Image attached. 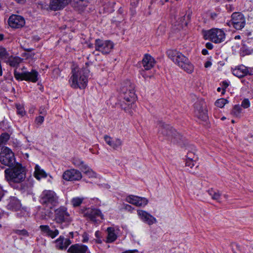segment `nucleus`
Wrapping results in <instances>:
<instances>
[{
	"label": "nucleus",
	"mask_w": 253,
	"mask_h": 253,
	"mask_svg": "<svg viewBox=\"0 0 253 253\" xmlns=\"http://www.w3.org/2000/svg\"><path fill=\"white\" fill-rule=\"evenodd\" d=\"M127 253H137L138 251L137 250H128L126 251Z\"/></svg>",
	"instance_id": "obj_54"
},
{
	"label": "nucleus",
	"mask_w": 253,
	"mask_h": 253,
	"mask_svg": "<svg viewBox=\"0 0 253 253\" xmlns=\"http://www.w3.org/2000/svg\"><path fill=\"white\" fill-rule=\"evenodd\" d=\"M42 234L45 236L50 237L52 239L55 238L59 233L58 230L55 229L52 230L48 225H40L39 227Z\"/></svg>",
	"instance_id": "obj_23"
},
{
	"label": "nucleus",
	"mask_w": 253,
	"mask_h": 253,
	"mask_svg": "<svg viewBox=\"0 0 253 253\" xmlns=\"http://www.w3.org/2000/svg\"><path fill=\"white\" fill-rule=\"evenodd\" d=\"M193 161H192L187 160V161L186 162V165L187 166L190 167L191 168H192L194 166Z\"/></svg>",
	"instance_id": "obj_49"
},
{
	"label": "nucleus",
	"mask_w": 253,
	"mask_h": 253,
	"mask_svg": "<svg viewBox=\"0 0 253 253\" xmlns=\"http://www.w3.org/2000/svg\"><path fill=\"white\" fill-rule=\"evenodd\" d=\"M241 38V36L240 35H237L235 37V39H240Z\"/></svg>",
	"instance_id": "obj_60"
},
{
	"label": "nucleus",
	"mask_w": 253,
	"mask_h": 253,
	"mask_svg": "<svg viewBox=\"0 0 253 253\" xmlns=\"http://www.w3.org/2000/svg\"><path fill=\"white\" fill-rule=\"evenodd\" d=\"M4 174L6 180L9 183H20L23 181L26 177L25 168L19 163L6 169L4 170Z\"/></svg>",
	"instance_id": "obj_3"
},
{
	"label": "nucleus",
	"mask_w": 253,
	"mask_h": 253,
	"mask_svg": "<svg viewBox=\"0 0 253 253\" xmlns=\"http://www.w3.org/2000/svg\"><path fill=\"white\" fill-rule=\"evenodd\" d=\"M20 202L15 197H10L8 200L7 208L12 211H18L21 208Z\"/></svg>",
	"instance_id": "obj_27"
},
{
	"label": "nucleus",
	"mask_w": 253,
	"mask_h": 253,
	"mask_svg": "<svg viewBox=\"0 0 253 253\" xmlns=\"http://www.w3.org/2000/svg\"><path fill=\"white\" fill-rule=\"evenodd\" d=\"M95 51L93 53L97 55L95 52L99 51L103 54H109L113 49L114 44L113 42L109 40L103 41L100 39H96L95 41Z\"/></svg>",
	"instance_id": "obj_9"
},
{
	"label": "nucleus",
	"mask_w": 253,
	"mask_h": 253,
	"mask_svg": "<svg viewBox=\"0 0 253 253\" xmlns=\"http://www.w3.org/2000/svg\"><path fill=\"white\" fill-rule=\"evenodd\" d=\"M70 253H90L86 246L81 244L72 245L68 250Z\"/></svg>",
	"instance_id": "obj_24"
},
{
	"label": "nucleus",
	"mask_w": 253,
	"mask_h": 253,
	"mask_svg": "<svg viewBox=\"0 0 253 253\" xmlns=\"http://www.w3.org/2000/svg\"><path fill=\"white\" fill-rule=\"evenodd\" d=\"M95 242H96V243H98V244L102 243V240L100 238H97V239H96L95 240Z\"/></svg>",
	"instance_id": "obj_57"
},
{
	"label": "nucleus",
	"mask_w": 253,
	"mask_h": 253,
	"mask_svg": "<svg viewBox=\"0 0 253 253\" xmlns=\"http://www.w3.org/2000/svg\"><path fill=\"white\" fill-rule=\"evenodd\" d=\"M13 232L18 235L25 236H29L28 232L25 229H22V230L15 229V230H13Z\"/></svg>",
	"instance_id": "obj_40"
},
{
	"label": "nucleus",
	"mask_w": 253,
	"mask_h": 253,
	"mask_svg": "<svg viewBox=\"0 0 253 253\" xmlns=\"http://www.w3.org/2000/svg\"><path fill=\"white\" fill-rule=\"evenodd\" d=\"M71 243L69 238H65L62 236H60L55 241L56 248L60 250H66Z\"/></svg>",
	"instance_id": "obj_22"
},
{
	"label": "nucleus",
	"mask_w": 253,
	"mask_h": 253,
	"mask_svg": "<svg viewBox=\"0 0 253 253\" xmlns=\"http://www.w3.org/2000/svg\"><path fill=\"white\" fill-rule=\"evenodd\" d=\"M229 86V84L226 81H223L222 82V94H224L225 92V89Z\"/></svg>",
	"instance_id": "obj_47"
},
{
	"label": "nucleus",
	"mask_w": 253,
	"mask_h": 253,
	"mask_svg": "<svg viewBox=\"0 0 253 253\" xmlns=\"http://www.w3.org/2000/svg\"><path fill=\"white\" fill-rule=\"evenodd\" d=\"M84 215L94 222H97L103 219V214L97 209H87L84 211Z\"/></svg>",
	"instance_id": "obj_13"
},
{
	"label": "nucleus",
	"mask_w": 253,
	"mask_h": 253,
	"mask_svg": "<svg viewBox=\"0 0 253 253\" xmlns=\"http://www.w3.org/2000/svg\"><path fill=\"white\" fill-rule=\"evenodd\" d=\"M54 221L63 228L68 226L72 221V217L64 206H61L54 211Z\"/></svg>",
	"instance_id": "obj_5"
},
{
	"label": "nucleus",
	"mask_w": 253,
	"mask_h": 253,
	"mask_svg": "<svg viewBox=\"0 0 253 253\" xmlns=\"http://www.w3.org/2000/svg\"><path fill=\"white\" fill-rule=\"evenodd\" d=\"M134 88V85L127 81L122 84L120 89V96L124 99L121 102L120 106L122 109L129 114L132 113L130 109L134 105L136 98Z\"/></svg>",
	"instance_id": "obj_1"
},
{
	"label": "nucleus",
	"mask_w": 253,
	"mask_h": 253,
	"mask_svg": "<svg viewBox=\"0 0 253 253\" xmlns=\"http://www.w3.org/2000/svg\"><path fill=\"white\" fill-rule=\"evenodd\" d=\"M82 177L81 172L75 169L67 170L64 172L62 178L67 181H78Z\"/></svg>",
	"instance_id": "obj_14"
},
{
	"label": "nucleus",
	"mask_w": 253,
	"mask_h": 253,
	"mask_svg": "<svg viewBox=\"0 0 253 253\" xmlns=\"http://www.w3.org/2000/svg\"><path fill=\"white\" fill-rule=\"evenodd\" d=\"M21 62V58L18 57H11L7 60V64L11 67H16Z\"/></svg>",
	"instance_id": "obj_31"
},
{
	"label": "nucleus",
	"mask_w": 253,
	"mask_h": 253,
	"mask_svg": "<svg viewBox=\"0 0 253 253\" xmlns=\"http://www.w3.org/2000/svg\"><path fill=\"white\" fill-rule=\"evenodd\" d=\"M137 212L139 218L148 225H151L157 222L156 218L146 211L138 210Z\"/></svg>",
	"instance_id": "obj_19"
},
{
	"label": "nucleus",
	"mask_w": 253,
	"mask_h": 253,
	"mask_svg": "<svg viewBox=\"0 0 253 253\" xmlns=\"http://www.w3.org/2000/svg\"><path fill=\"white\" fill-rule=\"evenodd\" d=\"M249 42H244L241 48V51L245 55L251 54L253 52V49L248 46Z\"/></svg>",
	"instance_id": "obj_32"
},
{
	"label": "nucleus",
	"mask_w": 253,
	"mask_h": 253,
	"mask_svg": "<svg viewBox=\"0 0 253 253\" xmlns=\"http://www.w3.org/2000/svg\"><path fill=\"white\" fill-rule=\"evenodd\" d=\"M14 75L15 79L18 80H25L36 83L38 80V73L35 70H32L31 72H24L21 73L14 70Z\"/></svg>",
	"instance_id": "obj_11"
},
{
	"label": "nucleus",
	"mask_w": 253,
	"mask_h": 253,
	"mask_svg": "<svg viewBox=\"0 0 253 253\" xmlns=\"http://www.w3.org/2000/svg\"><path fill=\"white\" fill-rule=\"evenodd\" d=\"M69 3V0H51L50 8L56 11L64 7Z\"/></svg>",
	"instance_id": "obj_25"
},
{
	"label": "nucleus",
	"mask_w": 253,
	"mask_h": 253,
	"mask_svg": "<svg viewBox=\"0 0 253 253\" xmlns=\"http://www.w3.org/2000/svg\"><path fill=\"white\" fill-rule=\"evenodd\" d=\"M206 47L209 49H211L213 48V44L211 42H207L206 44Z\"/></svg>",
	"instance_id": "obj_50"
},
{
	"label": "nucleus",
	"mask_w": 253,
	"mask_h": 253,
	"mask_svg": "<svg viewBox=\"0 0 253 253\" xmlns=\"http://www.w3.org/2000/svg\"><path fill=\"white\" fill-rule=\"evenodd\" d=\"M0 162L8 167H11L15 163L14 153L7 147H3L0 153Z\"/></svg>",
	"instance_id": "obj_10"
},
{
	"label": "nucleus",
	"mask_w": 253,
	"mask_h": 253,
	"mask_svg": "<svg viewBox=\"0 0 253 253\" xmlns=\"http://www.w3.org/2000/svg\"><path fill=\"white\" fill-rule=\"evenodd\" d=\"M158 126L159 127V134L168 137L169 139L173 138L175 141L180 143L182 139V136L178 133L175 129L169 125L165 124L161 121L158 123Z\"/></svg>",
	"instance_id": "obj_6"
},
{
	"label": "nucleus",
	"mask_w": 253,
	"mask_h": 253,
	"mask_svg": "<svg viewBox=\"0 0 253 253\" xmlns=\"http://www.w3.org/2000/svg\"><path fill=\"white\" fill-rule=\"evenodd\" d=\"M9 139V135L8 133H2L0 136V145L6 142Z\"/></svg>",
	"instance_id": "obj_39"
},
{
	"label": "nucleus",
	"mask_w": 253,
	"mask_h": 253,
	"mask_svg": "<svg viewBox=\"0 0 253 253\" xmlns=\"http://www.w3.org/2000/svg\"><path fill=\"white\" fill-rule=\"evenodd\" d=\"M17 113L18 115L23 116L25 114L24 109L21 105L18 104L16 105Z\"/></svg>",
	"instance_id": "obj_41"
},
{
	"label": "nucleus",
	"mask_w": 253,
	"mask_h": 253,
	"mask_svg": "<svg viewBox=\"0 0 253 253\" xmlns=\"http://www.w3.org/2000/svg\"><path fill=\"white\" fill-rule=\"evenodd\" d=\"M16 211H17L16 216L19 218L26 217L28 215V212L23 209H21L20 208V210Z\"/></svg>",
	"instance_id": "obj_38"
},
{
	"label": "nucleus",
	"mask_w": 253,
	"mask_h": 253,
	"mask_svg": "<svg viewBox=\"0 0 253 253\" xmlns=\"http://www.w3.org/2000/svg\"><path fill=\"white\" fill-rule=\"evenodd\" d=\"M8 24L13 28H21L25 24V20L20 15H12L8 19Z\"/></svg>",
	"instance_id": "obj_17"
},
{
	"label": "nucleus",
	"mask_w": 253,
	"mask_h": 253,
	"mask_svg": "<svg viewBox=\"0 0 253 253\" xmlns=\"http://www.w3.org/2000/svg\"><path fill=\"white\" fill-rule=\"evenodd\" d=\"M221 90H222V88H221V87H218L217 89V90L218 92L220 91Z\"/></svg>",
	"instance_id": "obj_61"
},
{
	"label": "nucleus",
	"mask_w": 253,
	"mask_h": 253,
	"mask_svg": "<svg viewBox=\"0 0 253 253\" xmlns=\"http://www.w3.org/2000/svg\"><path fill=\"white\" fill-rule=\"evenodd\" d=\"M88 46H89L90 48H91V47H93V44H89V45H88Z\"/></svg>",
	"instance_id": "obj_62"
},
{
	"label": "nucleus",
	"mask_w": 253,
	"mask_h": 253,
	"mask_svg": "<svg viewBox=\"0 0 253 253\" xmlns=\"http://www.w3.org/2000/svg\"><path fill=\"white\" fill-rule=\"evenodd\" d=\"M185 15H183L180 18V21L179 22V23L178 25L179 24H183L184 23V21L185 20Z\"/></svg>",
	"instance_id": "obj_52"
},
{
	"label": "nucleus",
	"mask_w": 253,
	"mask_h": 253,
	"mask_svg": "<svg viewBox=\"0 0 253 253\" xmlns=\"http://www.w3.org/2000/svg\"><path fill=\"white\" fill-rule=\"evenodd\" d=\"M225 119V118L224 117H223L222 118H221V120H224Z\"/></svg>",
	"instance_id": "obj_63"
},
{
	"label": "nucleus",
	"mask_w": 253,
	"mask_h": 253,
	"mask_svg": "<svg viewBox=\"0 0 253 253\" xmlns=\"http://www.w3.org/2000/svg\"><path fill=\"white\" fill-rule=\"evenodd\" d=\"M4 36L3 34H0V41L3 39Z\"/></svg>",
	"instance_id": "obj_59"
},
{
	"label": "nucleus",
	"mask_w": 253,
	"mask_h": 253,
	"mask_svg": "<svg viewBox=\"0 0 253 253\" xmlns=\"http://www.w3.org/2000/svg\"><path fill=\"white\" fill-rule=\"evenodd\" d=\"M187 159L190 161H196L197 160V157L195 154L192 152H189L187 155Z\"/></svg>",
	"instance_id": "obj_46"
},
{
	"label": "nucleus",
	"mask_w": 253,
	"mask_h": 253,
	"mask_svg": "<svg viewBox=\"0 0 253 253\" xmlns=\"http://www.w3.org/2000/svg\"><path fill=\"white\" fill-rule=\"evenodd\" d=\"M227 102L228 101L226 99L224 98H220L215 101V105L218 107L222 108Z\"/></svg>",
	"instance_id": "obj_36"
},
{
	"label": "nucleus",
	"mask_w": 253,
	"mask_h": 253,
	"mask_svg": "<svg viewBox=\"0 0 253 253\" xmlns=\"http://www.w3.org/2000/svg\"><path fill=\"white\" fill-rule=\"evenodd\" d=\"M8 53L6 49L2 47H0V59L3 60L7 58Z\"/></svg>",
	"instance_id": "obj_37"
},
{
	"label": "nucleus",
	"mask_w": 253,
	"mask_h": 253,
	"mask_svg": "<svg viewBox=\"0 0 253 253\" xmlns=\"http://www.w3.org/2000/svg\"><path fill=\"white\" fill-rule=\"evenodd\" d=\"M126 209L128 210H130L131 209V207L130 205H127L126 206Z\"/></svg>",
	"instance_id": "obj_58"
},
{
	"label": "nucleus",
	"mask_w": 253,
	"mask_h": 253,
	"mask_svg": "<svg viewBox=\"0 0 253 253\" xmlns=\"http://www.w3.org/2000/svg\"><path fill=\"white\" fill-rule=\"evenodd\" d=\"M95 235L96 238H100V232L99 231H97L95 233Z\"/></svg>",
	"instance_id": "obj_56"
},
{
	"label": "nucleus",
	"mask_w": 253,
	"mask_h": 253,
	"mask_svg": "<svg viewBox=\"0 0 253 253\" xmlns=\"http://www.w3.org/2000/svg\"><path fill=\"white\" fill-rule=\"evenodd\" d=\"M4 196V192L1 187H0V201H1L2 198Z\"/></svg>",
	"instance_id": "obj_53"
},
{
	"label": "nucleus",
	"mask_w": 253,
	"mask_h": 253,
	"mask_svg": "<svg viewBox=\"0 0 253 253\" xmlns=\"http://www.w3.org/2000/svg\"><path fill=\"white\" fill-rule=\"evenodd\" d=\"M47 108L44 106H42L40 107L39 113L41 116L45 117L47 114Z\"/></svg>",
	"instance_id": "obj_44"
},
{
	"label": "nucleus",
	"mask_w": 253,
	"mask_h": 253,
	"mask_svg": "<svg viewBox=\"0 0 253 253\" xmlns=\"http://www.w3.org/2000/svg\"><path fill=\"white\" fill-rule=\"evenodd\" d=\"M202 53L203 55H206L208 54V51L206 49H203L202 51Z\"/></svg>",
	"instance_id": "obj_55"
},
{
	"label": "nucleus",
	"mask_w": 253,
	"mask_h": 253,
	"mask_svg": "<svg viewBox=\"0 0 253 253\" xmlns=\"http://www.w3.org/2000/svg\"><path fill=\"white\" fill-rule=\"evenodd\" d=\"M126 200L127 202L137 207H144L148 203V201L146 198L134 195L127 196Z\"/></svg>",
	"instance_id": "obj_16"
},
{
	"label": "nucleus",
	"mask_w": 253,
	"mask_h": 253,
	"mask_svg": "<svg viewBox=\"0 0 253 253\" xmlns=\"http://www.w3.org/2000/svg\"><path fill=\"white\" fill-rule=\"evenodd\" d=\"M107 232L108 235L106 242L110 243L114 242L117 238V235L115 233L114 228L111 227H108Z\"/></svg>",
	"instance_id": "obj_29"
},
{
	"label": "nucleus",
	"mask_w": 253,
	"mask_h": 253,
	"mask_svg": "<svg viewBox=\"0 0 253 253\" xmlns=\"http://www.w3.org/2000/svg\"><path fill=\"white\" fill-rule=\"evenodd\" d=\"M168 56L175 64L188 73L193 72L194 66L189 59L179 51L170 50L168 51Z\"/></svg>",
	"instance_id": "obj_4"
},
{
	"label": "nucleus",
	"mask_w": 253,
	"mask_h": 253,
	"mask_svg": "<svg viewBox=\"0 0 253 253\" xmlns=\"http://www.w3.org/2000/svg\"><path fill=\"white\" fill-rule=\"evenodd\" d=\"M204 102H196L194 104L195 114L201 120L206 121L208 118L207 110L203 106Z\"/></svg>",
	"instance_id": "obj_15"
},
{
	"label": "nucleus",
	"mask_w": 253,
	"mask_h": 253,
	"mask_svg": "<svg viewBox=\"0 0 253 253\" xmlns=\"http://www.w3.org/2000/svg\"><path fill=\"white\" fill-rule=\"evenodd\" d=\"M44 120V117H43V116L40 115L36 117L35 122L37 125L40 126L43 123Z\"/></svg>",
	"instance_id": "obj_42"
},
{
	"label": "nucleus",
	"mask_w": 253,
	"mask_h": 253,
	"mask_svg": "<svg viewBox=\"0 0 253 253\" xmlns=\"http://www.w3.org/2000/svg\"><path fill=\"white\" fill-rule=\"evenodd\" d=\"M242 109L240 105H236L233 107L231 113L234 116L239 117L242 113Z\"/></svg>",
	"instance_id": "obj_35"
},
{
	"label": "nucleus",
	"mask_w": 253,
	"mask_h": 253,
	"mask_svg": "<svg viewBox=\"0 0 253 253\" xmlns=\"http://www.w3.org/2000/svg\"><path fill=\"white\" fill-rule=\"evenodd\" d=\"M155 61L154 59L149 54H145L142 60V64L144 70H149L154 65Z\"/></svg>",
	"instance_id": "obj_26"
},
{
	"label": "nucleus",
	"mask_w": 253,
	"mask_h": 253,
	"mask_svg": "<svg viewBox=\"0 0 253 253\" xmlns=\"http://www.w3.org/2000/svg\"><path fill=\"white\" fill-rule=\"evenodd\" d=\"M232 73L234 76L238 78H242L248 75H252L253 74V71L250 68H248L243 65L235 67Z\"/></svg>",
	"instance_id": "obj_18"
},
{
	"label": "nucleus",
	"mask_w": 253,
	"mask_h": 253,
	"mask_svg": "<svg viewBox=\"0 0 253 253\" xmlns=\"http://www.w3.org/2000/svg\"><path fill=\"white\" fill-rule=\"evenodd\" d=\"M44 207L42 209L41 211H40V218L42 219H46L51 217L52 212V209L53 207H50L48 206H44Z\"/></svg>",
	"instance_id": "obj_28"
},
{
	"label": "nucleus",
	"mask_w": 253,
	"mask_h": 253,
	"mask_svg": "<svg viewBox=\"0 0 253 253\" xmlns=\"http://www.w3.org/2000/svg\"><path fill=\"white\" fill-rule=\"evenodd\" d=\"M82 242L84 243L87 242L89 240L88 235L85 232L82 235Z\"/></svg>",
	"instance_id": "obj_48"
},
{
	"label": "nucleus",
	"mask_w": 253,
	"mask_h": 253,
	"mask_svg": "<svg viewBox=\"0 0 253 253\" xmlns=\"http://www.w3.org/2000/svg\"><path fill=\"white\" fill-rule=\"evenodd\" d=\"M231 20L229 23V25H232L236 30H241L243 28L246 24V20L244 15L238 12H235L232 14Z\"/></svg>",
	"instance_id": "obj_12"
},
{
	"label": "nucleus",
	"mask_w": 253,
	"mask_h": 253,
	"mask_svg": "<svg viewBox=\"0 0 253 253\" xmlns=\"http://www.w3.org/2000/svg\"><path fill=\"white\" fill-rule=\"evenodd\" d=\"M34 175L37 179L40 180L46 177L47 173L39 166L36 165L35 168Z\"/></svg>",
	"instance_id": "obj_30"
},
{
	"label": "nucleus",
	"mask_w": 253,
	"mask_h": 253,
	"mask_svg": "<svg viewBox=\"0 0 253 253\" xmlns=\"http://www.w3.org/2000/svg\"><path fill=\"white\" fill-rule=\"evenodd\" d=\"M84 198L83 197H74L71 200V204L74 207H79L83 202Z\"/></svg>",
	"instance_id": "obj_34"
},
{
	"label": "nucleus",
	"mask_w": 253,
	"mask_h": 253,
	"mask_svg": "<svg viewBox=\"0 0 253 253\" xmlns=\"http://www.w3.org/2000/svg\"><path fill=\"white\" fill-rule=\"evenodd\" d=\"M73 164L76 167H79L81 170L89 176H92L93 172L89 169L87 166L84 164V162L79 159H74Z\"/></svg>",
	"instance_id": "obj_21"
},
{
	"label": "nucleus",
	"mask_w": 253,
	"mask_h": 253,
	"mask_svg": "<svg viewBox=\"0 0 253 253\" xmlns=\"http://www.w3.org/2000/svg\"><path fill=\"white\" fill-rule=\"evenodd\" d=\"M187 17L188 19H189V18H190V16H189V15H188L187 16Z\"/></svg>",
	"instance_id": "obj_64"
},
{
	"label": "nucleus",
	"mask_w": 253,
	"mask_h": 253,
	"mask_svg": "<svg viewBox=\"0 0 253 253\" xmlns=\"http://www.w3.org/2000/svg\"><path fill=\"white\" fill-rule=\"evenodd\" d=\"M41 203L43 206L53 207L58 203V197L54 192L51 190H44L41 196Z\"/></svg>",
	"instance_id": "obj_8"
},
{
	"label": "nucleus",
	"mask_w": 253,
	"mask_h": 253,
	"mask_svg": "<svg viewBox=\"0 0 253 253\" xmlns=\"http://www.w3.org/2000/svg\"><path fill=\"white\" fill-rule=\"evenodd\" d=\"M208 192L213 200L217 201L220 197L221 194L218 191H214L211 189H209Z\"/></svg>",
	"instance_id": "obj_33"
},
{
	"label": "nucleus",
	"mask_w": 253,
	"mask_h": 253,
	"mask_svg": "<svg viewBox=\"0 0 253 253\" xmlns=\"http://www.w3.org/2000/svg\"><path fill=\"white\" fill-rule=\"evenodd\" d=\"M86 0H69V2H71L74 6H78L82 5V3Z\"/></svg>",
	"instance_id": "obj_43"
},
{
	"label": "nucleus",
	"mask_w": 253,
	"mask_h": 253,
	"mask_svg": "<svg viewBox=\"0 0 253 253\" xmlns=\"http://www.w3.org/2000/svg\"><path fill=\"white\" fill-rule=\"evenodd\" d=\"M250 106V102L247 98L244 99L241 103V106L245 109L248 108Z\"/></svg>",
	"instance_id": "obj_45"
},
{
	"label": "nucleus",
	"mask_w": 253,
	"mask_h": 253,
	"mask_svg": "<svg viewBox=\"0 0 253 253\" xmlns=\"http://www.w3.org/2000/svg\"><path fill=\"white\" fill-rule=\"evenodd\" d=\"M104 139L106 143L114 150L121 148L123 145V141L118 138L113 139L110 136L105 135Z\"/></svg>",
	"instance_id": "obj_20"
},
{
	"label": "nucleus",
	"mask_w": 253,
	"mask_h": 253,
	"mask_svg": "<svg viewBox=\"0 0 253 253\" xmlns=\"http://www.w3.org/2000/svg\"><path fill=\"white\" fill-rule=\"evenodd\" d=\"M203 36L206 40H209L215 43H219L224 41L225 34L220 29L212 28L203 32Z\"/></svg>",
	"instance_id": "obj_7"
},
{
	"label": "nucleus",
	"mask_w": 253,
	"mask_h": 253,
	"mask_svg": "<svg viewBox=\"0 0 253 253\" xmlns=\"http://www.w3.org/2000/svg\"><path fill=\"white\" fill-rule=\"evenodd\" d=\"M88 71L85 69L75 68L72 71V76L69 79L70 86L73 88H84L88 81Z\"/></svg>",
	"instance_id": "obj_2"
},
{
	"label": "nucleus",
	"mask_w": 253,
	"mask_h": 253,
	"mask_svg": "<svg viewBox=\"0 0 253 253\" xmlns=\"http://www.w3.org/2000/svg\"><path fill=\"white\" fill-rule=\"evenodd\" d=\"M211 65H212V63H211V61H207L205 63L204 66L205 68H209V67H211Z\"/></svg>",
	"instance_id": "obj_51"
}]
</instances>
